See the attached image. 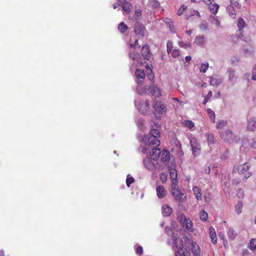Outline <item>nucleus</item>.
I'll return each mask as SVG.
<instances>
[{"instance_id":"1","label":"nucleus","mask_w":256,"mask_h":256,"mask_svg":"<svg viewBox=\"0 0 256 256\" xmlns=\"http://www.w3.org/2000/svg\"><path fill=\"white\" fill-rule=\"evenodd\" d=\"M160 136V132L156 129H152L148 134L144 136L142 139L144 142L142 152H145L146 150L150 149V144L154 146H158L160 144V141L158 140Z\"/></svg>"},{"instance_id":"2","label":"nucleus","mask_w":256,"mask_h":256,"mask_svg":"<svg viewBox=\"0 0 256 256\" xmlns=\"http://www.w3.org/2000/svg\"><path fill=\"white\" fill-rule=\"evenodd\" d=\"M251 165L248 162L244 163L243 164L240 165L238 167L234 166L233 171L237 170L240 174H243L246 179L250 177L252 173L249 170Z\"/></svg>"},{"instance_id":"3","label":"nucleus","mask_w":256,"mask_h":256,"mask_svg":"<svg viewBox=\"0 0 256 256\" xmlns=\"http://www.w3.org/2000/svg\"><path fill=\"white\" fill-rule=\"evenodd\" d=\"M158 146H154L150 144L149 148L146 150L144 154L150 153L151 158L154 160L156 161L160 156L161 150Z\"/></svg>"},{"instance_id":"4","label":"nucleus","mask_w":256,"mask_h":256,"mask_svg":"<svg viewBox=\"0 0 256 256\" xmlns=\"http://www.w3.org/2000/svg\"><path fill=\"white\" fill-rule=\"evenodd\" d=\"M168 170L170 172V178L172 180V186H173L174 188L176 186H177V171L176 168V166L174 164H172L168 166Z\"/></svg>"},{"instance_id":"5","label":"nucleus","mask_w":256,"mask_h":256,"mask_svg":"<svg viewBox=\"0 0 256 256\" xmlns=\"http://www.w3.org/2000/svg\"><path fill=\"white\" fill-rule=\"evenodd\" d=\"M135 106L138 111L143 114H148L150 113L149 100H146L144 102H140L138 104L135 102Z\"/></svg>"},{"instance_id":"6","label":"nucleus","mask_w":256,"mask_h":256,"mask_svg":"<svg viewBox=\"0 0 256 256\" xmlns=\"http://www.w3.org/2000/svg\"><path fill=\"white\" fill-rule=\"evenodd\" d=\"M178 219L184 228L188 231H192V224L190 219L186 218L184 214H181L178 216Z\"/></svg>"},{"instance_id":"7","label":"nucleus","mask_w":256,"mask_h":256,"mask_svg":"<svg viewBox=\"0 0 256 256\" xmlns=\"http://www.w3.org/2000/svg\"><path fill=\"white\" fill-rule=\"evenodd\" d=\"M171 193L176 200L184 202L186 198V196L177 188V186H171Z\"/></svg>"},{"instance_id":"8","label":"nucleus","mask_w":256,"mask_h":256,"mask_svg":"<svg viewBox=\"0 0 256 256\" xmlns=\"http://www.w3.org/2000/svg\"><path fill=\"white\" fill-rule=\"evenodd\" d=\"M190 144L192 151V154L194 156H198L200 154V146L198 140L193 138L190 140Z\"/></svg>"},{"instance_id":"9","label":"nucleus","mask_w":256,"mask_h":256,"mask_svg":"<svg viewBox=\"0 0 256 256\" xmlns=\"http://www.w3.org/2000/svg\"><path fill=\"white\" fill-rule=\"evenodd\" d=\"M221 138L225 141L229 142L233 141L235 138V135L232 130H226L224 131L219 132Z\"/></svg>"},{"instance_id":"10","label":"nucleus","mask_w":256,"mask_h":256,"mask_svg":"<svg viewBox=\"0 0 256 256\" xmlns=\"http://www.w3.org/2000/svg\"><path fill=\"white\" fill-rule=\"evenodd\" d=\"M143 163L147 170L154 171L156 169V164L158 162H154L152 158H146L144 159Z\"/></svg>"},{"instance_id":"11","label":"nucleus","mask_w":256,"mask_h":256,"mask_svg":"<svg viewBox=\"0 0 256 256\" xmlns=\"http://www.w3.org/2000/svg\"><path fill=\"white\" fill-rule=\"evenodd\" d=\"M153 106L155 112L158 114H162L166 111V108L161 101L155 100Z\"/></svg>"},{"instance_id":"12","label":"nucleus","mask_w":256,"mask_h":256,"mask_svg":"<svg viewBox=\"0 0 256 256\" xmlns=\"http://www.w3.org/2000/svg\"><path fill=\"white\" fill-rule=\"evenodd\" d=\"M150 92L152 95L156 98H158L162 95V92L156 86L152 84L149 86Z\"/></svg>"},{"instance_id":"13","label":"nucleus","mask_w":256,"mask_h":256,"mask_svg":"<svg viewBox=\"0 0 256 256\" xmlns=\"http://www.w3.org/2000/svg\"><path fill=\"white\" fill-rule=\"evenodd\" d=\"M146 31V28L141 24L138 23L134 26V32L136 35L144 36Z\"/></svg>"},{"instance_id":"14","label":"nucleus","mask_w":256,"mask_h":256,"mask_svg":"<svg viewBox=\"0 0 256 256\" xmlns=\"http://www.w3.org/2000/svg\"><path fill=\"white\" fill-rule=\"evenodd\" d=\"M237 26L238 28V30L236 32L237 35L239 37L242 38L243 36V34H242L243 32L242 29L246 26V23L242 18H238Z\"/></svg>"},{"instance_id":"15","label":"nucleus","mask_w":256,"mask_h":256,"mask_svg":"<svg viewBox=\"0 0 256 256\" xmlns=\"http://www.w3.org/2000/svg\"><path fill=\"white\" fill-rule=\"evenodd\" d=\"M210 85L214 86L220 85L222 82V78L218 75L210 77Z\"/></svg>"},{"instance_id":"16","label":"nucleus","mask_w":256,"mask_h":256,"mask_svg":"<svg viewBox=\"0 0 256 256\" xmlns=\"http://www.w3.org/2000/svg\"><path fill=\"white\" fill-rule=\"evenodd\" d=\"M246 129L250 131H254L256 129V118L252 117L248 120Z\"/></svg>"},{"instance_id":"17","label":"nucleus","mask_w":256,"mask_h":256,"mask_svg":"<svg viewBox=\"0 0 256 256\" xmlns=\"http://www.w3.org/2000/svg\"><path fill=\"white\" fill-rule=\"evenodd\" d=\"M172 246H175L178 249L184 248L182 240L178 237V234L175 236H173Z\"/></svg>"},{"instance_id":"18","label":"nucleus","mask_w":256,"mask_h":256,"mask_svg":"<svg viewBox=\"0 0 256 256\" xmlns=\"http://www.w3.org/2000/svg\"><path fill=\"white\" fill-rule=\"evenodd\" d=\"M142 54L144 59L146 60H150L151 56V52L148 45H144L142 47Z\"/></svg>"},{"instance_id":"19","label":"nucleus","mask_w":256,"mask_h":256,"mask_svg":"<svg viewBox=\"0 0 256 256\" xmlns=\"http://www.w3.org/2000/svg\"><path fill=\"white\" fill-rule=\"evenodd\" d=\"M135 75L138 79V83L140 84L146 76L145 72L144 70L137 69L135 72Z\"/></svg>"},{"instance_id":"20","label":"nucleus","mask_w":256,"mask_h":256,"mask_svg":"<svg viewBox=\"0 0 256 256\" xmlns=\"http://www.w3.org/2000/svg\"><path fill=\"white\" fill-rule=\"evenodd\" d=\"M129 57L133 60L138 61L140 60V55L138 52H136V50L130 49Z\"/></svg>"},{"instance_id":"21","label":"nucleus","mask_w":256,"mask_h":256,"mask_svg":"<svg viewBox=\"0 0 256 256\" xmlns=\"http://www.w3.org/2000/svg\"><path fill=\"white\" fill-rule=\"evenodd\" d=\"M156 190L157 196L158 198H162L166 196V191L162 186H158Z\"/></svg>"},{"instance_id":"22","label":"nucleus","mask_w":256,"mask_h":256,"mask_svg":"<svg viewBox=\"0 0 256 256\" xmlns=\"http://www.w3.org/2000/svg\"><path fill=\"white\" fill-rule=\"evenodd\" d=\"M120 4H123L122 9L126 14H128L131 12L132 8V5L130 3L126 2H126H120Z\"/></svg>"},{"instance_id":"23","label":"nucleus","mask_w":256,"mask_h":256,"mask_svg":"<svg viewBox=\"0 0 256 256\" xmlns=\"http://www.w3.org/2000/svg\"><path fill=\"white\" fill-rule=\"evenodd\" d=\"M162 215L164 216H170L172 211V208L168 205L163 206L162 208Z\"/></svg>"},{"instance_id":"24","label":"nucleus","mask_w":256,"mask_h":256,"mask_svg":"<svg viewBox=\"0 0 256 256\" xmlns=\"http://www.w3.org/2000/svg\"><path fill=\"white\" fill-rule=\"evenodd\" d=\"M192 252L194 256H200V247L198 245H196L194 242H192Z\"/></svg>"},{"instance_id":"25","label":"nucleus","mask_w":256,"mask_h":256,"mask_svg":"<svg viewBox=\"0 0 256 256\" xmlns=\"http://www.w3.org/2000/svg\"><path fill=\"white\" fill-rule=\"evenodd\" d=\"M210 236L213 244H216L217 242L215 230L214 228L210 227L209 228Z\"/></svg>"},{"instance_id":"26","label":"nucleus","mask_w":256,"mask_h":256,"mask_svg":"<svg viewBox=\"0 0 256 256\" xmlns=\"http://www.w3.org/2000/svg\"><path fill=\"white\" fill-rule=\"evenodd\" d=\"M205 42V36L204 35L196 36L194 43L199 46H202Z\"/></svg>"},{"instance_id":"27","label":"nucleus","mask_w":256,"mask_h":256,"mask_svg":"<svg viewBox=\"0 0 256 256\" xmlns=\"http://www.w3.org/2000/svg\"><path fill=\"white\" fill-rule=\"evenodd\" d=\"M164 22H165V24H166V26L169 28L170 32H172L173 33L176 32L174 27L173 22L171 19L168 18H165L164 20Z\"/></svg>"},{"instance_id":"28","label":"nucleus","mask_w":256,"mask_h":256,"mask_svg":"<svg viewBox=\"0 0 256 256\" xmlns=\"http://www.w3.org/2000/svg\"><path fill=\"white\" fill-rule=\"evenodd\" d=\"M194 193V196H196V199L198 200H202V194L201 192V190L199 188V187L197 186H195L192 188Z\"/></svg>"},{"instance_id":"29","label":"nucleus","mask_w":256,"mask_h":256,"mask_svg":"<svg viewBox=\"0 0 256 256\" xmlns=\"http://www.w3.org/2000/svg\"><path fill=\"white\" fill-rule=\"evenodd\" d=\"M226 232L228 236L232 240L234 239L237 235V233L235 232V230L230 227L227 228Z\"/></svg>"},{"instance_id":"30","label":"nucleus","mask_w":256,"mask_h":256,"mask_svg":"<svg viewBox=\"0 0 256 256\" xmlns=\"http://www.w3.org/2000/svg\"><path fill=\"white\" fill-rule=\"evenodd\" d=\"M170 154L168 150H164L160 154V158L162 162H166L170 158Z\"/></svg>"},{"instance_id":"31","label":"nucleus","mask_w":256,"mask_h":256,"mask_svg":"<svg viewBox=\"0 0 256 256\" xmlns=\"http://www.w3.org/2000/svg\"><path fill=\"white\" fill-rule=\"evenodd\" d=\"M176 256H190V253L184 248H180L176 252Z\"/></svg>"},{"instance_id":"32","label":"nucleus","mask_w":256,"mask_h":256,"mask_svg":"<svg viewBox=\"0 0 256 256\" xmlns=\"http://www.w3.org/2000/svg\"><path fill=\"white\" fill-rule=\"evenodd\" d=\"M209 9L211 12L214 14H216L219 8V6L216 4H210Z\"/></svg>"},{"instance_id":"33","label":"nucleus","mask_w":256,"mask_h":256,"mask_svg":"<svg viewBox=\"0 0 256 256\" xmlns=\"http://www.w3.org/2000/svg\"><path fill=\"white\" fill-rule=\"evenodd\" d=\"M207 140L209 145L213 144L216 142L214 134L212 133L206 134Z\"/></svg>"},{"instance_id":"34","label":"nucleus","mask_w":256,"mask_h":256,"mask_svg":"<svg viewBox=\"0 0 256 256\" xmlns=\"http://www.w3.org/2000/svg\"><path fill=\"white\" fill-rule=\"evenodd\" d=\"M243 207V204L242 201H238L235 206V210L237 214H239L242 212V209Z\"/></svg>"},{"instance_id":"35","label":"nucleus","mask_w":256,"mask_h":256,"mask_svg":"<svg viewBox=\"0 0 256 256\" xmlns=\"http://www.w3.org/2000/svg\"><path fill=\"white\" fill-rule=\"evenodd\" d=\"M209 67L208 62L202 63L200 67V72L202 73H205Z\"/></svg>"},{"instance_id":"36","label":"nucleus","mask_w":256,"mask_h":256,"mask_svg":"<svg viewBox=\"0 0 256 256\" xmlns=\"http://www.w3.org/2000/svg\"><path fill=\"white\" fill-rule=\"evenodd\" d=\"M227 72L228 74V80L230 82H232L235 78V71L232 68H228L227 70Z\"/></svg>"},{"instance_id":"37","label":"nucleus","mask_w":256,"mask_h":256,"mask_svg":"<svg viewBox=\"0 0 256 256\" xmlns=\"http://www.w3.org/2000/svg\"><path fill=\"white\" fill-rule=\"evenodd\" d=\"M178 44L180 47L182 48L185 49L190 48L192 46V44L190 42H182V41L179 42H178Z\"/></svg>"},{"instance_id":"38","label":"nucleus","mask_w":256,"mask_h":256,"mask_svg":"<svg viewBox=\"0 0 256 256\" xmlns=\"http://www.w3.org/2000/svg\"><path fill=\"white\" fill-rule=\"evenodd\" d=\"M118 30L122 33H124L128 30V26L124 22H122L118 26Z\"/></svg>"},{"instance_id":"39","label":"nucleus","mask_w":256,"mask_h":256,"mask_svg":"<svg viewBox=\"0 0 256 256\" xmlns=\"http://www.w3.org/2000/svg\"><path fill=\"white\" fill-rule=\"evenodd\" d=\"M208 214L204 210H202L200 213V217L202 220L206 221L208 219Z\"/></svg>"},{"instance_id":"40","label":"nucleus","mask_w":256,"mask_h":256,"mask_svg":"<svg viewBox=\"0 0 256 256\" xmlns=\"http://www.w3.org/2000/svg\"><path fill=\"white\" fill-rule=\"evenodd\" d=\"M227 124V121L222 120L218 122L216 128L218 129H222L223 128H224L225 126H226Z\"/></svg>"},{"instance_id":"41","label":"nucleus","mask_w":256,"mask_h":256,"mask_svg":"<svg viewBox=\"0 0 256 256\" xmlns=\"http://www.w3.org/2000/svg\"><path fill=\"white\" fill-rule=\"evenodd\" d=\"M207 112L212 122H214L216 118V116L214 112L210 108H208Z\"/></svg>"},{"instance_id":"42","label":"nucleus","mask_w":256,"mask_h":256,"mask_svg":"<svg viewBox=\"0 0 256 256\" xmlns=\"http://www.w3.org/2000/svg\"><path fill=\"white\" fill-rule=\"evenodd\" d=\"M136 123L138 126L142 130H143L144 124V120L142 118H138L136 121Z\"/></svg>"},{"instance_id":"43","label":"nucleus","mask_w":256,"mask_h":256,"mask_svg":"<svg viewBox=\"0 0 256 256\" xmlns=\"http://www.w3.org/2000/svg\"><path fill=\"white\" fill-rule=\"evenodd\" d=\"M165 232L169 236H171L172 238H173V236H176L175 234L172 230V229L168 226H166L165 228Z\"/></svg>"},{"instance_id":"44","label":"nucleus","mask_w":256,"mask_h":256,"mask_svg":"<svg viewBox=\"0 0 256 256\" xmlns=\"http://www.w3.org/2000/svg\"><path fill=\"white\" fill-rule=\"evenodd\" d=\"M228 11L230 16L232 18H235L236 16V10L234 9L233 8H232L231 6L228 7Z\"/></svg>"},{"instance_id":"45","label":"nucleus","mask_w":256,"mask_h":256,"mask_svg":"<svg viewBox=\"0 0 256 256\" xmlns=\"http://www.w3.org/2000/svg\"><path fill=\"white\" fill-rule=\"evenodd\" d=\"M183 124L186 126L188 127L190 130L192 129L194 127V124L192 120H184Z\"/></svg>"},{"instance_id":"46","label":"nucleus","mask_w":256,"mask_h":256,"mask_svg":"<svg viewBox=\"0 0 256 256\" xmlns=\"http://www.w3.org/2000/svg\"><path fill=\"white\" fill-rule=\"evenodd\" d=\"M140 48V46L138 44V40H135L134 44H130V49H134L136 50L137 48Z\"/></svg>"},{"instance_id":"47","label":"nucleus","mask_w":256,"mask_h":256,"mask_svg":"<svg viewBox=\"0 0 256 256\" xmlns=\"http://www.w3.org/2000/svg\"><path fill=\"white\" fill-rule=\"evenodd\" d=\"M187 8V6L184 4H182L180 8L178 10L177 14L181 16L184 14V11Z\"/></svg>"},{"instance_id":"48","label":"nucleus","mask_w":256,"mask_h":256,"mask_svg":"<svg viewBox=\"0 0 256 256\" xmlns=\"http://www.w3.org/2000/svg\"><path fill=\"white\" fill-rule=\"evenodd\" d=\"M167 52L168 54L172 52V42L171 40H169L166 43Z\"/></svg>"},{"instance_id":"49","label":"nucleus","mask_w":256,"mask_h":256,"mask_svg":"<svg viewBox=\"0 0 256 256\" xmlns=\"http://www.w3.org/2000/svg\"><path fill=\"white\" fill-rule=\"evenodd\" d=\"M249 248L252 250L256 249V240L252 239L250 241Z\"/></svg>"},{"instance_id":"50","label":"nucleus","mask_w":256,"mask_h":256,"mask_svg":"<svg viewBox=\"0 0 256 256\" xmlns=\"http://www.w3.org/2000/svg\"><path fill=\"white\" fill-rule=\"evenodd\" d=\"M251 74V79L254 81L256 80V64L253 66Z\"/></svg>"},{"instance_id":"51","label":"nucleus","mask_w":256,"mask_h":256,"mask_svg":"<svg viewBox=\"0 0 256 256\" xmlns=\"http://www.w3.org/2000/svg\"><path fill=\"white\" fill-rule=\"evenodd\" d=\"M236 196L238 198H243L244 196V190H242L241 188H240L237 192Z\"/></svg>"},{"instance_id":"52","label":"nucleus","mask_w":256,"mask_h":256,"mask_svg":"<svg viewBox=\"0 0 256 256\" xmlns=\"http://www.w3.org/2000/svg\"><path fill=\"white\" fill-rule=\"evenodd\" d=\"M167 177V174L166 172H162L160 174V179L162 182H166Z\"/></svg>"},{"instance_id":"53","label":"nucleus","mask_w":256,"mask_h":256,"mask_svg":"<svg viewBox=\"0 0 256 256\" xmlns=\"http://www.w3.org/2000/svg\"><path fill=\"white\" fill-rule=\"evenodd\" d=\"M252 77V74L250 73H246L242 76V80H244L248 81V82H250V78Z\"/></svg>"},{"instance_id":"54","label":"nucleus","mask_w":256,"mask_h":256,"mask_svg":"<svg viewBox=\"0 0 256 256\" xmlns=\"http://www.w3.org/2000/svg\"><path fill=\"white\" fill-rule=\"evenodd\" d=\"M212 94L211 91L208 92V94H207L204 100V102H202L203 104H206L208 102V99L212 97Z\"/></svg>"},{"instance_id":"55","label":"nucleus","mask_w":256,"mask_h":256,"mask_svg":"<svg viewBox=\"0 0 256 256\" xmlns=\"http://www.w3.org/2000/svg\"><path fill=\"white\" fill-rule=\"evenodd\" d=\"M134 182V178L132 177H129L128 176L126 180V183L128 186H130V184H132Z\"/></svg>"},{"instance_id":"56","label":"nucleus","mask_w":256,"mask_h":256,"mask_svg":"<svg viewBox=\"0 0 256 256\" xmlns=\"http://www.w3.org/2000/svg\"><path fill=\"white\" fill-rule=\"evenodd\" d=\"M208 28V24L206 22H202L200 25V28L202 30H206Z\"/></svg>"},{"instance_id":"57","label":"nucleus","mask_w":256,"mask_h":256,"mask_svg":"<svg viewBox=\"0 0 256 256\" xmlns=\"http://www.w3.org/2000/svg\"><path fill=\"white\" fill-rule=\"evenodd\" d=\"M137 92L140 94H143L146 91L140 86H138L136 88Z\"/></svg>"},{"instance_id":"58","label":"nucleus","mask_w":256,"mask_h":256,"mask_svg":"<svg viewBox=\"0 0 256 256\" xmlns=\"http://www.w3.org/2000/svg\"><path fill=\"white\" fill-rule=\"evenodd\" d=\"M142 14V10L140 8L136 9L134 11L135 18H139Z\"/></svg>"},{"instance_id":"59","label":"nucleus","mask_w":256,"mask_h":256,"mask_svg":"<svg viewBox=\"0 0 256 256\" xmlns=\"http://www.w3.org/2000/svg\"><path fill=\"white\" fill-rule=\"evenodd\" d=\"M171 52H172V56L174 58H176L180 54L179 50L177 49H174V50H172Z\"/></svg>"},{"instance_id":"60","label":"nucleus","mask_w":256,"mask_h":256,"mask_svg":"<svg viewBox=\"0 0 256 256\" xmlns=\"http://www.w3.org/2000/svg\"><path fill=\"white\" fill-rule=\"evenodd\" d=\"M212 22L214 24L216 25V26H220V22L218 20V19L214 18V16L212 17Z\"/></svg>"},{"instance_id":"61","label":"nucleus","mask_w":256,"mask_h":256,"mask_svg":"<svg viewBox=\"0 0 256 256\" xmlns=\"http://www.w3.org/2000/svg\"><path fill=\"white\" fill-rule=\"evenodd\" d=\"M136 252L138 254H142V248L141 246H138L136 250Z\"/></svg>"},{"instance_id":"62","label":"nucleus","mask_w":256,"mask_h":256,"mask_svg":"<svg viewBox=\"0 0 256 256\" xmlns=\"http://www.w3.org/2000/svg\"><path fill=\"white\" fill-rule=\"evenodd\" d=\"M190 12L191 13V14L192 16H200L199 12L198 10H190Z\"/></svg>"},{"instance_id":"63","label":"nucleus","mask_w":256,"mask_h":256,"mask_svg":"<svg viewBox=\"0 0 256 256\" xmlns=\"http://www.w3.org/2000/svg\"><path fill=\"white\" fill-rule=\"evenodd\" d=\"M174 142L176 144V147L178 148H181V144L180 142L179 141H178L177 140H175L174 141Z\"/></svg>"},{"instance_id":"64","label":"nucleus","mask_w":256,"mask_h":256,"mask_svg":"<svg viewBox=\"0 0 256 256\" xmlns=\"http://www.w3.org/2000/svg\"><path fill=\"white\" fill-rule=\"evenodd\" d=\"M210 167L209 166H206L205 168L204 172L206 174H210Z\"/></svg>"}]
</instances>
